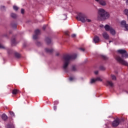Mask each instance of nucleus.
Masks as SVG:
<instances>
[{
	"label": "nucleus",
	"instance_id": "1",
	"mask_svg": "<svg viewBox=\"0 0 128 128\" xmlns=\"http://www.w3.org/2000/svg\"><path fill=\"white\" fill-rule=\"evenodd\" d=\"M76 18L78 20H80V22H92V18H88L86 14L82 12L78 13L76 16Z\"/></svg>",
	"mask_w": 128,
	"mask_h": 128
},
{
	"label": "nucleus",
	"instance_id": "2",
	"mask_svg": "<svg viewBox=\"0 0 128 128\" xmlns=\"http://www.w3.org/2000/svg\"><path fill=\"white\" fill-rule=\"evenodd\" d=\"M76 58V54L70 55V54H66L64 55L63 57V60H64V64L63 66V68L64 70H66L68 66V64H70V60H74Z\"/></svg>",
	"mask_w": 128,
	"mask_h": 128
},
{
	"label": "nucleus",
	"instance_id": "3",
	"mask_svg": "<svg viewBox=\"0 0 128 128\" xmlns=\"http://www.w3.org/2000/svg\"><path fill=\"white\" fill-rule=\"evenodd\" d=\"M110 18V14L106 12L104 10L100 8L98 11V18L100 20H106Z\"/></svg>",
	"mask_w": 128,
	"mask_h": 128
},
{
	"label": "nucleus",
	"instance_id": "4",
	"mask_svg": "<svg viewBox=\"0 0 128 128\" xmlns=\"http://www.w3.org/2000/svg\"><path fill=\"white\" fill-rule=\"evenodd\" d=\"M116 60H118V62H120V64H121L128 66V62L124 60L122 58H120V56H117Z\"/></svg>",
	"mask_w": 128,
	"mask_h": 128
},
{
	"label": "nucleus",
	"instance_id": "5",
	"mask_svg": "<svg viewBox=\"0 0 128 128\" xmlns=\"http://www.w3.org/2000/svg\"><path fill=\"white\" fill-rule=\"evenodd\" d=\"M120 26L122 28H124L125 30H128V24H126V20H122L120 22Z\"/></svg>",
	"mask_w": 128,
	"mask_h": 128
},
{
	"label": "nucleus",
	"instance_id": "6",
	"mask_svg": "<svg viewBox=\"0 0 128 128\" xmlns=\"http://www.w3.org/2000/svg\"><path fill=\"white\" fill-rule=\"evenodd\" d=\"M120 120L118 118L112 122V126H118L120 124Z\"/></svg>",
	"mask_w": 128,
	"mask_h": 128
},
{
	"label": "nucleus",
	"instance_id": "7",
	"mask_svg": "<svg viewBox=\"0 0 128 128\" xmlns=\"http://www.w3.org/2000/svg\"><path fill=\"white\" fill-rule=\"evenodd\" d=\"M106 86H114V83H112V80H106Z\"/></svg>",
	"mask_w": 128,
	"mask_h": 128
},
{
	"label": "nucleus",
	"instance_id": "8",
	"mask_svg": "<svg viewBox=\"0 0 128 128\" xmlns=\"http://www.w3.org/2000/svg\"><path fill=\"white\" fill-rule=\"evenodd\" d=\"M102 36L105 40H109L110 38V36H108V34L106 32H104Z\"/></svg>",
	"mask_w": 128,
	"mask_h": 128
},
{
	"label": "nucleus",
	"instance_id": "9",
	"mask_svg": "<svg viewBox=\"0 0 128 128\" xmlns=\"http://www.w3.org/2000/svg\"><path fill=\"white\" fill-rule=\"evenodd\" d=\"M93 41L95 44H98V42H100V38H98V36H96L95 37H94Z\"/></svg>",
	"mask_w": 128,
	"mask_h": 128
},
{
	"label": "nucleus",
	"instance_id": "10",
	"mask_svg": "<svg viewBox=\"0 0 128 128\" xmlns=\"http://www.w3.org/2000/svg\"><path fill=\"white\" fill-rule=\"evenodd\" d=\"M118 54H122V56H124V54H125V52H126V51L124 50H118Z\"/></svg>",
	"mask_w": 128,
	"mask_h": 128
},
{
	"label": "nucleus",
	"instance_id": "11",
	"mask_svg": "<svg viewBox=\"0 0 128 128\" xmlns=\"http://www.w3.org/2000/svg\"><path fill=\"white\" fill-rule=\"evenodd\" d=\"M45 52H48V54H52V52H54V49L46 48Z\"/></svg>",
	"mask_w": 128,
	"mask_h": 128
},
{
	"label": "nucleus",
	"instance_id": "12",
	"mask_svg": "<svg viewBox=\"0 0 128 128\" xmlns=\"http://www.w3.org/2000/svg\"><path fill=\"white\" fill-rule=\"evenodd\" d=\"M98 2H99L101 6H106V1L104 0H100V1Z\"/></svg>",
	"mask_w": 128,
	"mask_h": 128
},
{
	"label": "nucleus",
	"instance_id": "13",
	"mask_svg": "<svg viewBox=\"0 0 128 128\" xmlns=\"http://www.w3.org/2000/svg\"><path fill=\"white\" fill-rule=\"evenodd\" d=\"M104 28H105V30H106V32H108L110 30V29L112 28V27L108 24H106Z\"/></svg>",
	"mask_w": 128,
	"mask_h": 128
},
{
	"label": "nucleus",
	"instance_id": "14",
	"mask_svg": "<svg viewBox=\"0 0 128 128\" xmlns=\"http://www.w3.org/2000/svg\"><path fill=\"white\" fill-rule=\"evenodd\" d=\"M110 34H112V36H114L116 34V30L112 28V27L110 30Z\"/></svg>",
	"mask_w": 128,
	"mask_h": 128
},
{
	"label": "nucleus",
	"instance_id": "15",
	"mask_svg": "<svg viewBox=\"0 0 128 128\" xmlns=\"http://www.w3.org/2000/svg\"><path fill=\"white\" fill-rule=\"evenodd\" d=\"M122 58H128V52H125V53H124V56H122Z\"/></svg>",
	"mask_w": 128,
	"mask_h": 128
},
{
	"label": "nucleus",
	"instance_id": "16",
	"mask_svg": "<svg viewBox=\"0 0 128 128\" xmlns=\"http://www.w3.org/2000/svg\"><path fill=\"white\" fill-rule=\"evenodd\" d=\"M96 82V78H91L90 80V84H94V82Z\"/></svg>",
	"mask_w": 128,
	"mask_h": 128
},
{
	"label": "nucleus",
	"instance_id": "17",
	"mask_svg": "<svg viewBox=\"0 0 128 128\" xmlns=\"http://www.w3.org/2000/svg\"><path fill=\"white\" fill-rule=\"evenodd\" d=\"M95 78L96 80V82H102V79L100 76H98Z\"/></svg>",
	"mask_w": 128,
	"mask_h": 128
},
{
	"label": "nucleus",
	"instance_id": "18",
	"mask_svg": "<svg viewBox=\"0 0 128 128\" xmlns=\"http://www.w3.org/2000/svg\"><path fill=\"white\" fill-rule=\"evenodd\" d=\"M2 118L4 120H8V116H6V115L5 114H3L2 115Z\"/></svg>",
	"mask_w": 128,
	"mask_h": 128
},
{
	"label": "nucleus",
	"instance_id": "19",
	"mask_svg": "<svg viewBox=\"0 0 128 128\" xmlns=\"http://www.w3.org/2000/svg\"><path fill=\"white\" fill-rule=\"evenodd\" d=\"M6 128H14V124H8L6 126Z\"/></svg>",
	"mask_w": 128,
	"mask_h": 128
},
{
	"label": "nucleus",
	"instance_id": "20",
	"mask_svg": "<svg viewBox=\"0 0 128 128\" xmlns=\"http://www.w3.org/2000/svg\"><path fill=\"white\" fill-rule=\"evenodd\" d=\"M46 42H47V44H50L52 40H50V38H47L46 39Z\"/></svg>",
	"mask_w": 128,
	"mask_h": 128
},
{
	"label": "nucleus",
	"instance_id": "21",
	"mask_svg": "<svg viewBox=\"0 0 128 128\" xmlns=\"http://www.w3.org/2000/svg\"><path fill=\"white\" fill-rule=\"evenodd\" d=\"M111 78L112 80H116V76L114 74L111 75Z\"/></svg>",
	"mask_w": 128,
	"mask_h": 128
},
{
	"label": "nucleus",
	"instance_id": "22",
	"mask_svg": "<svg viewBox=\"0 0 128 128\" xmlns=\"http://www.w3.org/2000/svg\"><path fill=\"white\" fill-rule=\"evenodd\" d=\"M35 34L37 35L40 34V31L39 30H35Z\"/></svg>",
	"mask_w": 128,
	"mask_h": 128
},
{
	"label": "nucleus",
	"instance_id": "23",
	"mask_svg": "<svg viewBox=\"0 0 128 128\" xmlns=\"http://www.w3.org/2000/svg\"><path fill=\"white\" fill-rule=\"evenodd\" d=\"M10 16H12V18H16V14L14 13H12L10 14Z\"/></svg>",
	"mask_w": 128,
	"mask_h": 128
},
{
	"label": "nucleus",
	"instance_id": "24",
	"mask_svg": "<svg viewBox=\"0 0 128 128\" xmlns=\"http://www.w3.org/2000/svg\"><path fill=\"white\" fill-rule=\"evenodd\" d=\"M12 94H18V90H12Z\"/></svg>",
	"mask_w": 128,
	"mask_h": 128
},
{
	"label": "nucleus",
	"instance_id": "25",
	"mask_svg": "<svg viewBox=\"0 0 128 128\" xmlns=\"http://www.w3.org/2000/svg\"><path fill=\"white\" fill-rule=\"evenodd\" d=\"M14 54L16 58H20V54L18 52H15Z\"/></svg>",
	"mask_w": 128,
	"mask_h": 128
},
{
	"label": "nucleus",
	"instance_id": "26",
	"mask_svg": "<svg viewBox=\"0 0 128 128\" xmlns=\"http://www.w3.org/2000/svg\"><path fill=\"white\" fill-rule=\"evenodd\" d=\"M72 70H73V72L76 70V66H72Z\"/></svg>",
	"mask_w": 128,
	"mask_h": 128
},
{
	"label": "nucleus",
	"instance_id": "27",
	"mask_svg": "<svg viewBox=\"0 0 128 128\" xmlns=\"http://www.w3.org/2000/svg\"><path fill=\"white\" fill-rule=\"evenodd\" d=\"M13 8H14V10H18V7L16 6H13Z\"/></svg>",
	"mask_w": 128,
	"mask_h": 128
},
{
	"label": "nucleus",
	"instance_id": "28",
	"mask_svg": "<svg viewBox=\"0 0 128 128\" xmlns=\"http://www.w3.org/2000/svg\"><path fill=\"white\" fill-rule=\"evenodd\" d=\"M67 18L68 17H67L66 14H64V15L62 16V19L63 20H66Z\"/></svg>",
	"mask_w": 128,
	"mask_h": 128
},
{
	"label": "nucleus",
	"instance_id": "29",
	"mask_svg": "<svg viewBox=\"0 0 128 128\" xmlns=\"http://www.w3.org/2000/svg\"><path fill=\"white\" fill-rule=\"evenodd\" d=\"M12 44H16V40H13L11 41Z\"/></svg>",
	"mask_w": 128,
	"mask_h": 128
},
{
	"label": "nucleus",
	"instance_id": "30",
	"mask_svg": "<svg viewBox=\"0 0 128 128\" xmlns=\"http://www.w3.org/2000/svg\"><path fill=\"white\" fill-rule=\"evenodd\" d=\"M38 38V35L36 34L33 36V39L34 40H36Z\"/></svg>",
	"mask_w": 128,
	"mask_h": 128
},
{
	"label": "nucleus",
	"instance_id": "31",
	"mask_svg": "<svg viewBox=\"0 0 128 128\" xmlns=\"http://www.w3.org/2000/svg\"><path fill=\"white\" fill-rule=\"evenodd\" d=\"M102 58H104V60H106V58H108V57H106V56H104V55H102Z\"/></svg>",
	"mask_w": 128,
	"mask_h": 128
},
{
	"label": "nucleus",
	"instance_id": "32",
	"mask_svg": "<svg viewBox=\"0 0 128 128\" xmlns=\"http://www.w3.org/2000/svg\"><path fill=\"white\" fill-rule=\"evenodd\" d=\"M10 114L12 116H14V113L12 112H10Z\"/></svg>",
	"mask_w": 128,
	"mask_h": 128
},
{
	"label": "nucleus",
	"instance_id": "33",
	"mask_svg": "<svg viewBox=\"0 0 128 128\" xmlns=\"http://www.w3.org/2000/svg\"><path fill=\"white\" fill-rule=\"evenodd\" d=\"M100 70H106V68H104V66H101L100 68Z\"/></svg>",
	"mask_w": 128,
	"mask_h": 128
},
{
	"label": "nucleus",
	"instance_id": "34",
	"mask_svg": "<svg viewBox=\"0 0 128 128\" xmlns=\"http://www.w3.org/2000/svg\"><path fill=\"white\" fill-rule=\"evenodd\" d=\"M70 80V82L74 80V78H73V77H70V78H69Z\"/></svg>",
	"mask_w": 128,
	"mask_h": 128
},
{
	"label": "nucleus",
	"instance_id": "35",
	"mask_svg": "<svg viewBox=\"0 0 128 128\" xmlns=\"http://www.w3.org/2000/svg\"><path fill=\"white\" fill-rule=\"evenodd\" d=\"M21 14H24V10L21 9Z\"/></svg>",
	"mask_w": 128,
	"mask_h": 128
},
{
	"label": "nucleus",
	"instance_id": "36",
	"mask_svg": "<svg viewBox=\"0 0 128 128\" xmlns=\"http://www.w3.org/2000/svg\"><path fill=\"white\" fill-rule=\"evenodd\" d=\"M72 38H76V34H72L71 36Z\"/></svg>",
	"mask_w": 128,
	"mask_h": 128
},
{
	"label": "nucleus",
	"instance_id": "37",
	"mask_svg": "<svg viewBox=\"0 0 128 128\" xmlns=\"http://www.w3.org/2000/svg\"><path fill=\"white\" fill-rule=\"evenodd\" d=\"M0 48H4V46H2V44H0Z\"/></svg>",
	"mask_w": 128,
	"mask_h": 128
},
{
	"label": "nucleus",
	"instance_id": "38",
	"mask_svg": "<svg viewBox=\"0 0 128 128\" xmlns=\"http://www.w3.org/2000/svg\"><path fill=\"white\" fill-rule=\"evenodd\" d=\"M58 104V101L56 100L54 102V104Z\"/></svg>",
	"mask_w": 128,
	"mask_h": 128
},
{
	"label": "nucleus",
	"instance_id": "39",
	"mask_svg": "<svg viewBox=\"0 0 128 128\" xmlns=\"http://www.w3.org/2000/svg\"><path fill=\"white\" fill-rule=\"evenodd\" d=\"M94 74H98V70L95 71V72H94Z\"/></svg>",
	"mask_w": 128,
	"mask_h": 128
},
{
	"label": "nucleus",
	"instance_id": "40",
	"mask_svg": "<svg viewBox=\"0 0 128 128\" xmlns=\"http://www.w3.org/2000/svg\"><path fill=\"white\" fill-rule=\"evenodd\" d=\"M54 110H56V106H54Z\"/></svg>",
	"mask_w": 128,
	"mask_h": 128
},
{
	"label": "nucleus",
	"instance_id": "41",
	"mask_svg": "<svg viewBox=\"0 0 128 128\" xmlns=\"http://www.w3.org/2000/svg\"><path fill=\"white\" fill-rule=\"evenodd\" d=\"M114 42V40H110L109 42H110H110Z\"/></svg>",
	"mask_w": 128,
	"mask_h": 128
},
{
	"label": "nucleus",
	"instance_id": "42",
	"mask_svg": "<svg viewBox=\"0 0 128 128\" xmlns=\"http://www.w3.org/2000/svg\"><path fill=\"white\" fill-rule=\"evenodd\" d=\"M100 28H104V25L102 24L100 25Z\"/></svg>",
	"mask_w": 128,
	"mask_h": 128
},
{
	"label": "nucleus",
	"instance_id": "43",
	"mask_svg": "<svg viewBox=\"0 0 128 128\" xmlns=\"http://www.w3.org/2000/svg\"><path fill=\"white\" fill-rule=\"evenodd\" d=\"M80 50H82V52H84V48H81Z\"/></svg>",
	"mask_w": 128,
	"mask_h": 128
},
{
	"label": "nucleus",
	"instance_id": "44",
	"mask_svg": "<svg viewBox=\"0 0 128 128\" xmlns=\"http://www.w3.org/2000/svg\"><path fill=\"white\" fill-rule=\"evenodd\" d=\"M126 4L128 6V0H126Z\"/></svg>",
	"mask_w": 128,
	"mask_h": 128
},
{
	"label": "nucleus",
	"instance_id": "45",
	"mask_svg": "<svg viewBox=\"0 0 128 128\" xmlns=\"http://www.w3.org/2000/svg\"><path fill=\"white\" fill-rule=\"evenodd\" d=\"M96 0V2H98L100 0Z\"/></svg>",
	"mask_w": 128,
	"mask_h": 128
},
{
	"label": "nucleus",
	"instance_id": "46",
	"mask_svg": "<svg viewBox=\"0 0 128 128\" xmlns=\"http://www.w3.org/2000/svg\"><path fill=\"white\" fill-rule=\"evenodd\" d=\"M14 27L15 28H16V25H14Z\"/></svg>",
	"mask_w": 128,
	"mask_h": 128
},
{
	"label": "nucleus",
	"instance_id": "47",
	"mask_svg": "<svg viewBox=\"0 0 128 128\" xmlns=\"http://www.w3.org/2000/svg\"><path fill=\"white\" fill-rule=\"evenodd\" d=\"M43 28H44V29L46 28V26H43Z\"/></svg>",
	"mask_w": 128,
	"mask_h": 128
},
{
	"label": "nucleus",
	"instance_id": "48",
	"mask_svg": "<svg viewBox=\"0 0 128 128\" xmlns=\"http://www.w3.org/2000/svg\"><path fill=\"white\" fill-rule=\"evenodd\" d=\"M23 46H24V44H23Z\"/></svg>",
	"mask_w": 128,
	"mask_h": 128
},
{
	"label": "nucleus",
	"instance_id": "49",
	"mask_svg": "<svg viewBox=\"0 0 128 128\" xmlns=\"http://www.w3.org/2000/svg\"><path fill=\"white\" fill-rule=\"evenodd\" d=\"M66 34H68V33H66Z\"/></svg>",
	"mask_w": 128,
	"mask_h": 128
}]
</instances>
